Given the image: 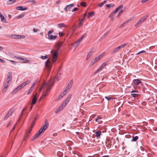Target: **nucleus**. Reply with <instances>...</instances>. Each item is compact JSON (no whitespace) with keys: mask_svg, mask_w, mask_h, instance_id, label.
<instances>
[{"mask_svg":"<svg viewBox=\"0 0 157 157\" xmlns=\"http://www.w3.org/2000/svg\"><path fill=\"white\" fill-rule=\"evenodd\" d=\"M85 35V34H84V35H83L81 38H80L79 39H78L75 42L76 44V46L75 47V48H77L78 45L79 44V42L82 40V39L84 37V36Z\"/></svg>","mask_w":157,"mask_h":157,"instance_id":"8","label":"nucleus"},{"mask_svg":"<svg viewBox=\"0 0 157 157\" xmlns=\"http://www.w3.org/2000/svg\"><path fill=\"white\" fill-rule=\"evenodd\" d=\"M105 6L108 8H109L111 7H113L115 5L113 4H106L105 5Z\"/></svg>","mask_w":157,"mask_h":157,"instance_id":"24","label":"nucleus"},{"mask_svg":"<svg viewBox=\"0 0 157 157\" xmlns=\"http://www.w3.org/2000/svg\"><path fill=\"white\" fill-rule=\"evenodd\" d=\"M118 11L116 9L113 12L111 15L109 16V17H111L112 16H113Z\"/></svg>","mask_w":157,"mask_h":157,"instance_id":"25","label":"nucleus"},{"mask_svg":"<svg viewBox=\"0 0 157 157\" xmlns=\"http://www.w3.org/2000/svg\"><path fill=\"white\" fill-rule=\"evenodd\" d=\"M48 94H47L46 93H45L43 95L41 96L40 98H44Z\"/></svg>","mask_w":157,"mask_h":157,"instance_id":"47","label":"nucleus"},{"mask_svg":"<svg viewBox=\"0 0 157 157\" xmlns=\"http://www.w3.org/2000/svg\"><path fill=\"white\" fill-rule=\"evenodd\" d=\"M146 52V51L144 50H143V51H141L140 52H139L137 53H136V55H138L139 54H140V53H145Z\"/></svg>","mask_w":157,"mask_h":157,"instance_id":"51","label":"nucleus"},{"mask_svg":"<svg viewBox=\"0 0 157 157\" xmlns=\"http://www.w3.org/2000/svg\"><path fill=\"white\" fill-rule=\"evenodd\" d=\"M25 36L19 35V39L20 38H25Z\"/></svg>","mask_w":157,"mask_h":157,"instance_id":"49","label":"nucleus"},{"mask_svg":"<svg viewBox=\"0 0 157 157\" xmlns=\"http://www.w3.org/2000/svg\"><path fill=\"white\" fill-rule=\"evenodd\" d=\"M104 54L105 53L103 52L98 57H96L94 59H93L91 62V65H93L96 62L101 59L104 55Z\"/></svg>","mask_w":157,"mask_h":157,"instance_id":"3","label":"nucleus"},{"mask_svg":"<svg viewBox=\"0 0 157 157\" xmlns=\"http://www.w3.org/2000/svg\"><path fill=\"white\" fill-rule=\"evenodd\" d=\"M31 0H30L28 2H32L33 3V4H35L36 3V2L35 1V0H33V1H31Z\"/></svg>","mask_w":157,"mask_h":157,"instance_id":"62","label":"nucleus"},{"mask_svg":"<svg viewBox=\"0 0 157 157\" xmlns=\"http://www.w3.org/2000/svg\"><path fill=\"white\" fill-rule=\"evenodd\" d=\"M138 139V136H136L135 137H133V138L132 139V141L134 142L136 141Z\"/></svg>","mask_w":157,"mask_h":157,"instance_id":"35","label":"nucleus"},{"mask_svg":"<svg viewBox=\"0 0 157 157\" xmlns=\"http://www.w3.org/2000/svg\"><path fill=\"white\" fill-rule=\"evenodd\" d=\"M120 49L121 48L120 46L115 48L113 50L111 51V53L112 54H113L115 53L118 52Z\"/></svg>","mask_w":157,"mask_h":157,"instance_id":"10","label":"nucleus"},{"mask_svg":"<svg viewBox=\"0 0 157 157\" xmlns=\"http://www.w3.org/2000/svg\"><path fill=\"white\" fill-rule=\"evenodd\" d=\"M66 105L65 104L63 105V103L59 107V109H60V110H62L66 106Z\"/></svg>","mask_w":157,"mask_h":157,"instance_id":"36","label":"nucleus"},{"mask_svg":"<svg viewBox=\"0 0 157 157\" xmlns=\"http://www.w3.org/2000/svg\"><path fill=\"white\" fill-rule=\"evenodd\" d=\"M51 52L53 55L52 58V63L50 62L49 59L47 60L45 62V66L48 69V71L50 70L52 64L56 62L58 57V52L57 51H55L54 50H52L51 51Z\"/></svg>","mask_w":157,"mask_h":157,"instance_id":"1","label":"nucleus"},{"mask_svg":"<svg viewBox=\"0 0 157 157\" xmlns=\"http://www.w3.org/2000/svg\"><path fill=\"white\" fill-rule=\"evenodd\" d=\"M10 62H11L13 64H16V63H17V62H16V61H13V60H9Z\"/></svg>","mask_w":157,"mask_h":157,"instance_id":"52","label":"nucleus"},{"mask_svg":"<svg viewBox=\"0 0 157 157\" xmlns=\"http://www.w3.org/2000/svg\"><path fill=\"white\" fill-rule=\"evenodd\" d=\"M128 23H126V21H125V22H124L121 25V26H120V28L122 27H123L126 24H127Z\"/></svg>","mask_w":157,"mask_h":157,"instance_id":"53","label":"nucleus"},{"mask_svg":"<svg viewBox=\"0 0 157 157\" xmlns=\"http://www.w3.org/2000/svg\"><path fill=\"white\" fill-rule=\"evenodd\" d=\"M133 82L136 85H138L140 83H141V82L138 79H134Z\"/></svg>","mask_w":157,"mask_h":157,"instance_id":"15","label":"nucleus"},{"mask_svg":"<svg viewBox=\"0 0 157 157\" xmlns=\"http://www.w3.org/2000/svg\"><path fill=\"white\" fill-rule=\"evenodd\" d=\"M57 36L56 35H50L48 36V39L50 40H54L56 39L57 38Z\"/></svg>","mask_w":157,"mask_h":157,"instance_id":"14","label":"nucleus"},{"mask_svg":"<svg viewBox=\"0 0 157 157\" xmlns=\"http://www.w3.org/2000/svg\"><path fill=\"white\" fill-rule=\"evenodd\" d=\"M85 19V18L83 17V18L82 19H79V21H80V22L82 23L84 20Z\"/></svg>","mask_w":157,"mask_h":157,"instance_id":"60","label":"nucleus"},{"mask_svg":"<svg viewBox=\"0 0 157 157\" xmlns=\"http://www.w3.org/2000/svg\"><path fill=\"white\" fill-rule=\"evenodd\" d=\"M41 133L40 132V131H38L36 133L35 135L34 136L36 138H37L41 134Z\"/></svg>","mask_w":157,"mask_h":157,"instance_id":"28","label":"nucleus"},{"mask_svg":"<svg viewBox=\"0 0 157 157\" xmlns=\"http://www.w3.org/2000/svg\"><path fill=\"white\" fill-rule=\"evenodd\" d=\"M80 5L83 7H86V4L85 2H82L80 3Z\"/></svg>","mask_w":157,"mask_h":157,"instance_id":"39","label":"nucleus"},{"mask_svg":"<svg viewBox=\"0 0 157 157\" xmlns=\"http://www.w3.org/2000/svg\"><path fill=\"white\" fill-rule=\"evenodd\" d=\"M50 90V88L49 87H48L46 89V93H47V94H48V92Z\"/></svg>","mask_w":157,"mask_h":157,"instance_id":"55","label":"nucleus"},{"mask_svg":"<svg viewBox=\"0 0 157 157\" xmlns=\"http://www.w3.org/2000/svg\"><path fill=\"white\" fill-rule=\"evenodd\" d=\"M94 14V12H91L90 13H89V14L88 15V17H93Z\"/></svg>","mask_w":157,"mask_h":157,"instance_id":"26","label":"nucleus"},{"mask_svg":"<svg viewBox=\"0 0 157 157\" xmlns=\"http://www.w3.org/2000/svg\"><path fill=\"white\" fill-rule=\"evenodd\" d=\"M71 97V94H69L68 96V97H67V98L66 99L65 101L63 103V105L65 104V105H66L67 103H68L70 100V99Z\"/></svg>","mask_w":157,"mask_h":157,"instance_id":"7","label":"nucleus"},{"mask_svg":"<svg viewBox=\"0 0 157 157\" xmlns=\"http://www.w3.org/2000/svg\"><path fill=\"white\" fill-rule=\"evenodd\" d=\"M73 83V82L72 80H71L69 82L68 85L66 87L65 89L68 90V89L71 88L72 86Z\"/></svg>","mask_w":157,"mask_h":157,"instance_id":"12","label":"nucleus"},{"mask_svg":"<svg viewBox=\"0 0 157 157\" xmlns=\"http://www.w3.org/2000/svg\"><path fill=\"white\" fill-rule=\"evenodd\" d=\"M16 0H9L8 2V3L9 4H11L14 2Z\"/></svg>","mask_w":157,"mask_h":157,"instance_id":"33","label":"nucleus"},{"mask_svg":"<svg viewBox=\"0 0 157 157\" xmlns=\"http://www.w3.org/2000/svg\"><path fill=\"white\" fill-rule=\"evenodd\" d=\"M14 57L17 59H20L22 61H24V60H25L23 58H22V57H18V56H15Z\"/></svg>","mask_w":157,"mask_h":157,"instance_id":"31","label":"nucleus"},{"mask_svg":"<svg viewBox=\"0 0 157 157\" xmlns=\"http://www.w3.org/2000/svg\"><path fill=\"white\" fill-rule=\"evenodd\" d=\"M48 123L47 121H46L44 125H43L41 128L39 130L40 132L42 133L44 132V131L47 129L48 127Z\"/></svg>","mask_w":157,"mask_h":157,"instance_id":"4","label":"nucleus"},{"mask_svg":"<svg viewBox=\"0 0 157 157\" xmlns=\"http://www.w3.org/2000/svg\"><path fill=\"white\" fill-rule=\"evenodd\" d=\"M0 17L1 18V21L2 22L6 23H7V22L6 21L5 18L3 15L0 16Z\"/></svg>","mask_w":157,"mask_h":157,"instance_id":"21","label":"nucleus"},{"mask_svg":"<svg viewBox=\"0 0 157 157\" xmlns=\"http://www.w3.org/2000/svg\"><path fill=\"white\" fill-rule=\"evenodd\" d=\"M107 63V62H105L104 63H103L102 64L101 66V67L102 68H103L104 67H105V66L106 65Z\"/></svg>","mask_w":157,"mask_h":157,"instance_id":"45","label":"nucleus"},{"mask_svg":"<svg viewBox=\"0 0 157 157\" xmlns=\"http://www.w3.org/2000/svg\"><path fill=\"white\" fill-rule=\"evenodd\" d=\"M7 88H5V84L4 86V88L2 90V93L5 92L6 91V90L7 89Z\"/></svg>","mask_w":157,"mask_h":157,"instance_id":"54","label":"nucleus"},{"mask_svg":"<svg viewBox=\"0 0 157 157\" xmlns=\"http://www.w3.org/2000/svg\"><path fill=\"white\" fill-rule=\"evenodd\" d=\"M63 95L62 94H61L59 97L57 99V100H59V99H60L61 98H62L64 96V95Z\"/></svg>","mask_w":157,"mask_h":157,"instance_id":"57","label":"nucleus"},{"mask_svg":"<svg viewBox=\"0 0 157 157\" xmlns=\"http://www.w3.org/2000/svg\"><path fill=\"white\" fill-rule=\"evenodd\" d=\"M96 137H98L101 133V132L100 131H98L96 132Z\"/></svg>","mask_w":157,"mask_h":157,"instance_id":"30","label":"nucleus"},{"mask_svg":"<svg viewBox=\"0 0 157 157\" xmlns=\"http://www.w3.org/2000/svg\"><path fill=\"white\" fill-rule=\"evenodd\" d=\"M123 5H121L119 6H118L116 9L118 11L119 9L122 8H123Z\"/></svg>","mask_w":157,"mask_h":157,"instance_id":"46","label":"nucleus"},{"mask_svg":"<svg viewBox=\"0 0 157 157\" xmlns=\"http://www.w3.org/2000/svg\"><path fill=\"white\" fill-rule=\"evenodd\" d=\"M74 6V4H70L69 5H67V9L68 10H70L71 9V7H73Z\"/></svg>","mask_w":157,"mask_h":157,"instance_id":"27","label":"nucleus"},{"mask_svg":"<svg viewBox=\"0 0 157 157\" xmlns=\"http://www.w3.org/2000/svg\"><path fill=\"white\" fill-rule=\"evenodd\" d=\"M56 50H55V51H57V52H58V51L60 49L59 47H56Z\"/></svg>","mask_w":157,"mask_h":157,"instance_id":"63","label":"nucleus"},{"mask_svg":"<svg viewBox=\"0 0 157 157\" xmlns=\"http://www.w3.org/2000/svg\"><path fill=\"white\" fill-rule=\"evenodd\" d=\"M148 16L146 15L140 19L137 22V24L135 25V26H137L138 25L140 24L143 22L147 17Z\"/></svg>","mask_w":157,"mask_h":157,"instance_id":"5","label":"nucleus"},{"mask_svg":"<svg viewBox=\"0 0 157 157\" xmlns=\"http://www.w3.org/2000/svg\"><path fill=\"white\" fill-rule=\"evenodd\" d=\"M54 31V30L53 29L49 30L48 33V36L50 35Z\"/></svg>","mask_w":157,"mask_h":157,"instance_id":"43","label":"nucleus"},{"mask_svg":"<svg viewBox=\"0 0 157 157\" xmlns=\"http://www.w3.org/2000/svg\"><path fill=\"white\" fill-rule=\"evenodd\" d=\"M93 49H91V50H90V52L88 53L86 58V60H88L90 58L91 56L92 55L93 53Z\"/></svg>","mask_w":157,"mask_h":157,"instance_id":"18","label":"nucleus"},{"mask_svg":"<svg viewBox=\"0 0 157 157\" xmlns=\"http://www.w3.org/2000/svg\"><path fill=\"white\" fill-rule=\"evenodd\" d=\"M35 85V83H33V85L31 86L29 90V91L27 94V95H29V94H31V92H32V91L33 90V89L34 88V87Z\"/></svg>","mask_w":157,"mask_h":157,"instance_id":"16","label":"nucleus"},{"mask_svg":"<svg viewBox=\"0 0 157 157\" xmlns=\"http://www.w3.org/2000/svg\"><path fill=\"white\" fill-rule=\"evenodd\" d=\"M67 89H66V90H64L63 92V93H62L63 94V95H64V96L67 93Z\"/></svg>","mask_w":157,"mask_h":157,"instance_id":"50","label":"nucleus"},{"mask_svg":"<svg viewBox=\"0 0 157 157\" xmlns=\"http://www.w3.org/2000/svg\"><path fill=\"white\" fill-rule=\"evenodd\" d=\"M78 8L77 7L74 8L72 10V12H73L74 11H75L76 10H78Z\"/></svg>","mask_w":157,"mask_h":157,"instance_id":"58","label":"nucleus"},{"mask_svg":"<svg viewBox=\"0 0 157 157\" xmlns=\"http://www.w3.org/2000/svg\"><path fill=\"white\" fill-rule=\"evenodd\" d=\"M12 78V73L10 72H9L7 75V78L6 80V82L5 84V88H8V86L9 85V81L11 80Z\"/></svg>","mask_w":157,"mask_h":157,"instance_id":"2","label":"nucleus"},{"mask_svg":"<svg viewBox=\"0 0 157 157\" xmlns=\"http://www.w3.org/2000/svg\"><path fill=\"white\" fill-rule=\"evenodd\" d=\"M10 37L14 39H19V35H12L10 36Z\"/></svg>","mask_w":157,"mask_h":157,"instance_id":"20","label":"nucleus"},{"mask_svg":"<svg viewBox=\"0 0 157 157\" xmlns=\"http://www.w3.org/2000/svg\"><path fill=\"white\" fill-rule=\"evenodd\" d=\"M16 8L17 10L21 11L25 10L27 9V7L22 6L17 7Z\"/></svg>","mask_w":157,"mask_h":157,"instance_id":"11","label":"nucleus"},{"mask_svg":"<svg viewBox=\"0 0 157 157\" xmlns=\"http://www.w3.org/2000/svg\"><path fill=\"white\" fill-rule=\"evenodd\" d=\"M65 26V25L63 23L59 24L58 25V27L59 28H60Z\"/></svg>","mask_w":157,"mask_h":157,"instance_id":"34","label":"nucleus"},{"mask_svg":"<svg viewBox=\"0 0 157 157\" xmlns=\"http://www.w3.org/2000/svg\"><path fill=\"white\" fill-rule=\"evenodd\" d=\"M24 16V14L23 13L21 14L20 15L18 16L17 17L18 19L21 18L23 17Z\"/></svg>","mask_w":157,"mask_h":157,"instance_id":"41","label":"nucleus"},{"mask_svg":"<svg viewBox=\"0 0 157 157\" xmlns=\"http://www.w3.org/2000/svg\"><path fill=\"white\" fill-rule=\"evenodd\" d=\"M138 94H132L131 96L134 98H135L138 96Z\"/></svg>","mask_w":157,"mask_h":157,"instance_id":"48","label":"nucleus"},{"mask_svg":"<svg viewBox=\"0 0 157 157\" xmlns=\"http://www.w3.org/2000/svg\"><path fill=\"white\" fill-rule=\"evenodd\" d=\"M124 11V10H121L119 12L117 15V17H118L120 16V15Z\"/></svg>","mask_w":157,"mask_h":157,"instance_id":"38","label":"nucleus"},{"mask_svg":"<svg viewBox=\"0 0 157 157\" xmlns=\"http://www.w3.org/2000/svg\"><path fill=\"white\" fill-rule=\"evenodd\" d=\"M37 95V93L35 95H33V99L32 103L31 104V105H34L35 104L37 100V98L36 97Z\"/></svg>","mask_w":157,"mask_h":157,"instance_id":"13","label":"nucleus"},{"mask_svg":"<svg viewBox=\"0 0 157 157\" xmlns=\"http://www.w3.org/2000/svg\"><path fill=\"white\" fill-rule=\"evenodd\" d=\"M30 82V80H28L25 82H23L21 84V85L23 88L24 86H25V85L29 84Z\"/></svg>","mask_w":157,"mask_h":157,"instance_id":"19","label":"nucleus"},{"mask_svg":"<svg viewBox=\"0 0 157 157\" xmlns=\"http://www.w3.org/2000/svg\"><path fill=\"white\" fill-rule=\"evenodd\" d=\"M63 43L62 42H59L56 45H55V47H59L60 48L61 46L63 44Z\"/></svg>","mask_w":157,"mask_h":157,"instance_id":"29","label":"nucleus"},{"mask_svg":"<svg viewBox=\"0 0 157 157\" xmlns=\"http://www.w3.org/2000/svg\"><path fill=\"white\" fill-rule=\"evenodd\" d=\"M104 4V3H103L102 2V3L99 4L98 6L100 7H101L103 6Z\"/></svg>","mask_w":157,"mask_h":157,"instance_id":"59","label":"nucleus"},{"mask_svg":"<svg viewBox=\"0 0 157 157\" xmlns=\"http://www.w3.org/2000/svg\"><path fill=\"white\" fill-rule=\"evenodd\" d=\"M105 98L108 100H110L111 98L110 97H106V96H105Z\"/></svg>","mask_w":157,"mask_h":157,"instance_id":"61","label":"nucleus"},{"mask_svg":"<svg viewBox=\"0 0 157 157\" xmlns=\"http://www.w3.org/2000/svg\"><path fill=\"white\" fill-rule=\"evenodd\" d=\"M29 133V132L27 133L26 135L25 136L24 139V140H26L28 138Z\"/></svg>","mask_w":157,"mask_h":157,"instance_id":"44","label":"nucleus"},{"mask_svg":"<svg viewBox=\"0 0 157 157\" xmlns=\"http://www.w3.org/2000/svg\"><path fill=\"white\" fill-rule=\"evenodd\" d=\"M12 113V112L11 110L9 112H8L7 114L6 115L4 118V119L5 120H6L11 115Z\"/></svg>","mask_w":157,"mask_h":157,"instance_id":"17","label":"nucleus"},{"mask_svg":"<svg viewBox=\"0 0 157 157\" xmlns=\"http://www.w3.org/2000/svg\"><path fill=\"white\" fill-rule=\"evenodd\" d=\"M128 43H126L124 44H122L120 45V46L121 48L124 47Z\"/></svg>","mask_w":157,"mask_h":157,"instance_id":"42","label":"nucleus"},{"mask_svg":"<svg viewBox=\"0 0 157 157\" xmlns=\"http://www.w3.org/2000/svg\"><path fill=\"white\" fill-rule=\"evenodd\" d=\"M48 56L47 55H46L44 56H41V58L43 59H47Z\"/></svg>","mask_w":157,"mask_h":157,"instance_id":"40","label":"nucleus"},{"mask_svg":"<svg viewBox=\"0 0 157 157\" xmlns=\"http://www.w3.org/2000/svg\"><path fill=\"white\" fill-rule=\"evenodd\" d=\"M59 35L60 36H62L63 35V34L62 33L59 32Z\"/></svg>","mask_w":157,"mask_h":157,"instance_id":"64","label":"nucleus"},{"mask_svg":"<svg viewBox=\"0 0 157 157\" xmlns=\"http://www.w3.org/2000/svg\"><path fill=\"white\" fill-rule=\"evenodd\" d=\"M52 81L50 80L49 81L48 83H46L45 84V86H49V87L50 86H52L53 85V83H54V82L51 84V83L52 82Z\"/></svg>","mask_w":157,"mask_h":157,"instance_id":"22","label":"nucleus"},{"mask_svg":"<svg viewBox=\"0 0 157 157\" xmlns=\"http://www.w3.org/2000/svg\"><path fill=\"white\" fill-rule=\"evenodd\" d=\"M82 22H79L78 24L77 27H79L81 26H82Z\"/></svg>","mask_w":157,"mask_h":157,"instance_id":"56","label":"nucleus"},{"mask_svg":"<svg viewBox=\"0 0 157 157\" xmlns=\"http://www.w3.org/2000/svg\"><path fill=\"white\" fill-rule=\"evenodd\" d=\"M38 116V114H37L36 115V117L35 118L34 120H33V121L32 123H31V128L29 130V133H30V132H31V131L34 124H35V121H36V120L37 119V117Z\"/></svg>","mask_w":157,"mask_h":157,"instance_id":"6","label":"nucleus"},{"mask_svg":"<svg viewBox=\"0 0 157 157\" xmlns=\"http://www.w3.org/2000/svg\"><path fill=\"white\" fill-rule=\"evenodd\" d=\"M111 142L109 141H108V142L106 143V145L107 147L108 148H110L111 147Z\"/></svg>","mask_w":157,"mask_h":157,"instance_id":"23","label":"nucleus"},{"mask_svg":"<svg viewBox=\"0 0 157 157\" xmlns=\"http://www.w3.org/2000/svg\"><path fill=\"white\" fill-rule=\"evenodd\" d=\"M57 155L59 157H62L63 155V154L62 153L60 152H59L57 153Z\"/></svg>","mask_w":157,"mask_h":157,"instance_id":"37","label":"nucleus"},{"mask_svg":"<svg viewBox=\"0 0 157 157\" xmlns=\"http://www.w3.org/2000/svg\"><path fill=\"white\" fill-rule=\"evenodd\" d=\"M102 68L101 67V66L99 68H98V69L95 71V72L94 73L95 74H96L98 73L99 72L101 71V70L102 69Z\"/></svg>","mask_w":157,"mask_h":157,"instance_id":"32","label":"nucleus"},{"mask_svg":"<svg viewBox=\"0 0 157 157\" xmlns=\"http://www.w3.org/2000/svg\"><path fill=\"white\" fill-rule=\"evenodd\" d=\"M22 88V87L21 85H20L18 86L12 92V94H13L15 93L20 90Z\"/></svg>","mask_w":157,"mask_h":157,"instance_id":"9","label":"nucleus"}]
</instances>
